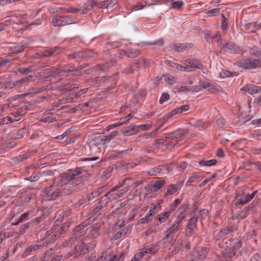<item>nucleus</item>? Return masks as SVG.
Segmentation results:
<instances>
[{
    "mask_svg": "<svg viewBox=\"0 0 261 261\" xmlns=\"http://www.w3.org/2000/svg\"><path fill=\"white\" fill-rule=\"evenodd\" d=\"M240 65L241 67L247 69L261 68V58L242 60L240 62Z\"/></svg>",
    "mask_w": 261,
    "mask_h": 261,
    "instance_id": "f257e3e1",
    "label": "nucleus"
},
{
    "mask_svg": "<svg viewBox=\"0 0 261 261\" xmlns=\"http://www.w3.org/2000/svg\"><path fill=\"white\" fill-rule=\"evenodd\" d=\"M52 23L54 27H61L73 23V22L70 19V16H59L53 18Z\"/></svg>",
    "mask_w": 261,
    "mask_h": 261,
    "instance_id": "f03ea898",
    "label": "nucleus"
},
{
    "mask_svg": "<svg viewBox=\"0 0 261 261\" xmlns=\"http://www.w3.org/2000/svg\"><path fill=\"white\" fill-rule=\"evenodd\" d=\"M54 184L51 185L44 190V193L46 194L47 198L49 200H55L58 197H61L60 196V188H56L54 190Z\"/></svg>",
    "mask_w": 261,
    "mask_h": 261,
    "instance_id": "7ed1b4c3",
    "label": "nucleus"
},
{
    "mask_svg": "<svg viewBox=\"0 0 261 261\" xmlns=\"http://www.w3.org/2000/svg\"><path fill=\"white\" fill-rule=\"evenodd\" d=\"M168 223L171 224L167 231V233L164 238V239H169L171 234L177 232L179 229V224L181 222L179 220H175L172 218V220L169 221Z\"/></svg>",
    "mask_w": 261,
    "mask_h": 261,
    "instance_id": "20e7f679",
    "label": "nucleus"
},
{
    "mask_svg": "<svg viewBox=\"0 0 261 261\" xmlns=\"http://www.w3.org/2000/svg\"><path fill=\"white\" fill-rule=\"evenodd\" d=\"M75 172L70 174L69 173H64L60 175V179L57 183V186H63L68 184L69 181H72L75 178Z\"/></svg>",
    "mask_w": 261,
    "mask_h": 261,
    "instance_id": "39448f33",
    "label": "nucleus"
},
{
    "mask_svg": "<svg viewBox=\"0 0 261 261\" xmlns=\"http://www.w3.org/2000/svg\"><path fill=\"white\" fill-rule=\"evenodd\" d=\"M89 251L88 247L84 242H80L73 249V254L75 255L79 254L84 255Z\"/></svg>",
    "mask_w": 261,
    "mask_h": 261,
    "instance_id": "423d86ee",
    "label": "nucleus"
},
{
    "mask_svg": "<svg viewBox=\"0 0 261 261\" xmlns=\"http://www.w3.org/2000/svg\"><path fill=\"white\" fill-rule=\"evenodd\" d=\"M189 206V203L188 202L184 204L182 206L179 208L177 211L176 212L175 218L173 219L175 220H179L181 222L185 217V213Z\"/></svg>",
    "mask_w": 261,
    "mask_h": 261,
    "instance_id": "0eeeda50",
    "label": "nucleus"
},
{
    "mask_svg": "<svg viewBox=\"0 0 261 261\" xmlns=\"http://www.w3.org/2000/svg\"><path fill=\"white\" fill-rule=\"evenodd\" d=\"M257 190L254 191L251 195H250L249 193L246 194L244 197L240 198L235 202V205L238 206L240 204L244 205L248 202L251 201L254 198L255 195L257 193Z\"/></svg>",
    "mask_w": 261,
    "mask_h": 261,
    "instance_id": "6e6552de",
    "label": "nucleus"
},
{
    "mask_svg": "<svg viewBox=\"0 0 261 261\" xmlns=\"http://www.w3.org/2000/svg\"><path fill=\"white\" fill-rule=\"evenodd\" d=\"M91 51L90 50H86L84 51L75 52L71 54L68 55V58L69 59L84 58L86 57L91 56Z\"/></svg>",
    "mask_w": 261,
    "mask_h": 261,
    "instance_id": "1a4fd4ad",
    "label": "nucleus"
},
{
    "mask_svg": "<svg viewBox=\"0 0 261 261\" xmlns=\"http://www.w3.org/2000/svg\"><path fill=\"white\" fill-rule=\"evenodd\" d=\"M96 4V2L94 0L88 1L86 3L84 6L80 8V13L81 14H84L87 12L90 11L93 7V6Z\"/></svg>",
    "mask_w": 261,
    "mask_h": 261,
    "instance_id": "9d476101",
    "label": "nucleus"
},
{
    "mask_svg": "<svg viewBox=\"0 0 261 261\" xmlns=\"http://www.w3.org/2000/svg\"><path fill=\"white\" fill-rule=\"evenodd\" d=\"M242 90L250 94H253L260 92L261 91V87L250 84L244 87Z\"/></svg>",
    "mask_w": 261,
    "mask_h": 261,
    "instance_id": "9b49d317",
    "label": "nucleus"
},
{
    "mask_svg": "<svg viewBox=\"0 0 261 261\" xmlns=\"http://www.w3.org/2000/svg\"><path fill=\"white\" fill-rule=\"evenodd\" d=\"M185 66L187 67L201 69L203 66L201 64L198 62L196 60L188 59L185 61Z\"/></svg>",
    "mask_w": 261,
    "mask_h": 261,
    "instance_id": "f8f14e48",
    "label": "nucleus"
},
{
    "mask_svg": "<svg viewBox=\"0 0 261 261\" xmlns=\"http://www.w3.org/2000/svg\"><path fill=\"white\" fill-rule=\"evenodd\" d=\"M121 131L125 136H129L137 133L139 131V129L137 128L136 125H131L122 129Z\"/></svg>",
    "mask_w": 261,
    "mask_h": 261,
    "instance_id": "ddd939ff",
    "label": "nucleus"
},
{
    "mask_svg": "<svg viewBox=\"0 0 261 261\" xmlns=\"http://www.w3.org/2000/svg\"><path fill=\"white\" fill-rule=\"evenodd\" d=\"M166 183V181L164 179H159L156 180L154 184L150 186L149 189L152 192L158 191L161 189Z\"/></svg>",
    "mask_w": 261,
    "mask_h": 261,
    "instance_id": "4468645a",
    "label": "nucleus"
},
{
    "mask_svg": "<svg viewBox=\"0 0 261 261\" xmlns=\"http://www.w3.org/2000/svg\"><path fill=\"white\" fill-rule=\"evenodd\" d=\"M221 36L219 34H216L214 35H211V34H205L204 38L208 42H213L217 41L220 42L221 43L222 39H221Z\"/></svg>",
    "mask_w": 261,
    "mask_h": 261,
    "instance_id": "2eb2a0df",
    "label": "nucleus"
},
{
    "mask_svg": "<svg viewBox=\"0 0 261 261\" xmlns=\"http://www.w3.org/2000/svg\"><path fill=\"white\" fill-rule=\"evenodd\" d=\"M143 250L145 254L150 253L151 254H155L158 251L159 247L158 245H150L145 246Z\"/></svg>",
    "mask_w": 261,
    "mask_h": 261,
    "instance_id": "dca6fc26",
    "label": "nucleus"
},
{
    "mask_svg": "<svg viewBox=\"0 0 261 261\" xmlns=\"http://www.w3.org/2000/svg\"><path fill=\"white\" fill-rule=\"evenodd\" d=\"M115 76L114 75L110 76H103V77H96L95 78V82L97 83H100L101 82L108 83L110 82H114V84H116Z\"/></svg>",
    "mask_w": 261,
    "mask_h": 261,
    "instance_id": "f3484780",
    "label": "nucleus"
},
{
    "mask_svg": "<svg viewBox=\"0 0 261 261\" xmlns=\"http://www.w3.org/2000/svg\"><path fill=\"white\" fill-rule=\"evenodd\" d=\"M236 251L233 250L231 247H226L224 252V257L228 260H231L233 256H234Z\"/></svg>",
    "mask_w": 261,
    "mask_h": 261,
    "instance_id": "a211bd4d",
    "label": "nucleus"
},
{
    "mask_svg": "<svg viewBox=\"0 0 261 261\" xmlns=\"http://www.w3.org/2000/svg\"><path fill=\"white\" fill-rule=\"evenodd\" d=\"M74 172H75V176L81 175L83 179H87L91 175L86 170H83L81 168L76 169L74 171Z\"/></svg>",
    "mask_w": 261,
    "mask_h": 261,
    "instance_id": "6ab92c4d",
    "label": "nucleus"
},
{
    "mask_svg": "<svg viewBox=\"0 0 261 261\" xmlns=\"http://www.w3.org/2000/svg\"><path fill=\"white\" fill-rule=\"evenodd\" d=\"M187 133L188 132L186 130H182V132L179 130L169 134V138L171 140L178 139L181 136Z\"/></svg>",
    "mask_w": 261,
    "mask_h": 261,
    "instance_id": "aec40b11",
    "label": "nucleus"
},
{
    "mask_svg": "<svg viewBox=\"0 0 261 261\" xmlns=\"http://www.w3.org/2000/svg\"><path fill=\"white\" fill-rule=\"evenodd\" d=\"M123 52L124 54L129 58H135L140 54V51L138 50H134L132 49L123 50Z\"/></svg>",
    "mask_w": 261,
    "mask_h": 261,
    "instance_id": "412c9836",
    "label": "nucleus"
},
{
    "mask_svg": "<svg viewBox=\"0 0 261 261\" xmlns=\"http://www.w3.org/2000/svg\"><path fill=\"white\" fill-rule=\"evenodd\" d=\"M118 134V131H113L109 135L100 136V140L105 143H108L111 140L114 139Z\"/></svg>",
    "mask_w": 261,
    "mask_h": 261,
    "instance_id": "4be33fe9",
    "label": "nucleus"
},
{
    "mask_svg": "<svg viewBox=\"0 0 261 261\" xmlns=\"http://www.w3.org/2000/svg\"><path fill=\"white\" fill-rule=\"evenodd\" d=\"M190 44H176L173 45L172 48L175 51L179 52L185 50L188 47H190Z\"/></svg>",
    "mask_w": 261,
    "mask_h": 261,
    "instance_id": "5701e85b",
    "label": "nucleus"
},
{
    "mask_svg": "<svg viewBox=\"0 0 261 261\" xmlns=\"http://www.w3.org/2000/svg\"><path fill=\"white\" fill-rule=\"evenodd\" d=\"M59 49V47L56 46L49 50H46L43 53H42L41 56L42 57H50L52 56L54 54L57 50Z\"/></svg>",
    "mask_w": 261,
    "mask_h": 261,
    "instance_id": "b1692460",
    "label": "nucleus"
},
{
    "mask_svg": "<svg viewBox=\"0 0 261 261\" xmlns=\"http://www.w3.org/2000/svg\"><path fill=\"white\" fill-rule=\"evenodd\" d=\"M60 196L61 197L65 196L67 195H69L71 194H72L74 192L75 190L73 189H71L69 187V186H67L64 188L60 189Z\"/></svg>",
    "mask_w": 261,
    "mask_h": 261,
    "instance_id": "393cba45",
    "label": "nucleus"
},
{
    "mask_svg": "<svg viewBox=\"0 0 261 261\" xmlns=\"http://www.w3.org/2000/svg\"><path fill=\"white\" fill-rule=\"evenodd\" d=\"M33 226V222H31L21 225L19 228V233L21 234L24 233L29 228Z\"/></svg>",
    "mask_w": 261,
    "mask_h": 261,
    "instance_id": "a878e982",
    "label": "nucleus"
},
{
    "mask_svg": "<svg viewBox=\"0 0 261 261\" xmlns=\"http://www.w3.org/2000/svg\"><path fill=\"white\" fill-rule=\"evenodd\" d=\"M170 213L171 211H168L160 214L158 216V220L160 223H162L165 222L169 218Z\"/></svg>",
    "mask_w": 261,
    "mask_h": 261,
    "instance_id": "bb28decb",
    "label": "nucleus"
},
{
    "mask_svg": "<svg viewBox=\"0 0 261 261\" xmlns=\"http://www.w3.org/2000/svg\"><path fill=\"white\" fill-rule=\"evenodd\" d=\"M62 234V232L59 231L58 232H55V233L51 234L46 241L49 243H53L58 238H59Z\"/></svg>",
    "mask_w": 261,
    "mask_h": 261,
    "instance_id": "cd10ccee",
    "label": "nucleus"
},
{
    "mask_svg": "<svg viewBox=\"0 0 261 261\" xmlns=\"http://www.w3.org/2000/svg\"><path fill=\"white\" fill-rule=\"evenodd\" d=\"M30 213L29 212H27L23 213V214H22L21 215V216L20 217V218H19L18 221L12 223V225H17L20 223L22 222L24 220H27L28 219V218L29 216L30 215Z\"/></svg>",
    "mask_w": 261,
    "mask_h": 261,
    "instance_id": "c85d7f7f",
    "label": "nucleus"
},
{
    "mask_svg": "<svg viewBox=\"0 0 261 261\" xmlns=\"http://www.w3.org/2000/svg\"><path fill=\"white\" fill-rule=\"evenodd\" d=\"M124 256L122 252L111 257L107 261H123Z\"/></svg>",
    "mask_w": 261,
    "mask_h": 261,
    "instance_id": "c756f323",
    "label": "nucleus"
},
{
    "mask_svg": "<svg viewBox=\"0 0 261 261\" xmlns=\"http://www.w3.org/2000/svg\"><path fill=\"white\" fill-rule=\"evenodd\" d=\"M75 71L74 68L71 67L70 69H61L59 68V76H67L68 73Z\"/></svg>",
    "mask_w": 261,
    "mask_h": 261,
    "instance_id": "7c9ffc66",
    "label": "nucleus"
},
{
    "mask_svg": "<svg viewBox=\"0 0 261 261\" xmlns=\"http://www.w3.org/2000/svg\"><path fill=\"white\" fill-rule=\"evenodd\" d=\"M32 77V75H29L27 77H25L21 80L16 81L13 85H18V86L19 87L22 86L24 83L29 82Z\"/></svg>",
    "mask_w": 261,
    "mask_h": 261,
    "instance_id": "2f4dec72",
    "label": "nucleus"
},
{
    "mask_svg": "<svg viewBox=\"0 0 261 261\" xmlns=\"http://www.w3.org/2000/svg\"><path fill=\"white\" fill-rule=\"evenodd\" d=\"M32 67V66H30L25 68L18 67L17 68V70L21 74H28L29 72H32L33 71Z\"/></svg>",
    "mask_w": 261,
    "mask_h": 261,
    "instance_id": "473e14b6",
    "label": "nucleus"
},
{
    "mask_svg": "<svg viewBox=\"0 0 261 261\" xmlns=\"http://www.w3.org/2000/svg\"><path fill=\"white\" fill-rule=\"evenodd\" d=\"M176 192V188L174 187V185H170L168 187L167 192L164 194V196L172 195Z\"/></svg>",
    "mask_w": 261,
    "mask_h": 261,
    "instance_id": "72a5a7b5",
    "label": "nucleus"
},
{
    "mask_svg": "<svg viewBox=\"0 0 261 261\" xmlns=\"http://www.w3.org/2000/svg\"><path fill=\"white\" fill-rule=\"evenodd\" d=\"M152 216V213H149V214L145 216L144 218H142L140 219L139 222L141 224L148 223L149 221L152 220V219L150 218Z\"/></svg>",
    "mask_w": 261,
    "mask_h": 261,
    "instance_id": "f704fd0d",
    "label": "nucleus"
},
{
    "mask_svg": "<svg viewBox=\"0 0 261 261\" xmlns=\"http://www.w3.org/2000/svg\"><path fill=\"white\" fill-rule=\"evenodd\" d=\"M31 156V154L29 152H27L23 154L18 155L15 158L16 160L18 162H21L24 160L27 159Z\"/></svg>",
    "mask_w": 261,
    "mask_h": 261,
    "instance_id": "c9c22d12",
    "label": "nucleus"
},
{
    "mask_svg": "<svg viewBox=\"0 0 261 261\" xmlns=\"http://www.w3.org/2000/svg\"><path fill=\"white\" fill-rule=\"evenodd\" d=\"M198 221V217L194 216L191 218L188 222V225L190 227H196L197 226V222Z\"/></svg>",
    "mask_w": 261,
    "mask_h": 261,
    "instance_id": "e433bc0d",
    "label": "nucleus"
},
{
    "mask_svg": "<svg viewBox=\"0 0 261 261\" xmlns=\"http://www.w3.org/2000/svg\"><path fill=\"white\" fill-rule=\"evenodd\" d=\"M222 17V22L221 27L223 31H227V23L226 22L227 18L225 17L224 14L221 15Z\"/></svg>",
    "mask_w": 261,
    "mask_h": 261,
    "instance_id": "4c0bfd02",
    "label": "nucleus"
},
{
    "mask_svg": "<svg viewBox=\"0 0 261 261\" xmlns=\"http://www.w3.org/2000/svg\"><path fill=\"white\" fill-rule=\"evenodd\" d=\"M181 201L179 199H176L174 201L173 203L170 205L168 211L172 212L175 210L177 205L180 203Z\"/></svg>",
    "mask_w": 261,
    "mask_h": 261,
    "instance_id": "58836bf2",
    "label": "nucleus"
},
{
    "mask_svg": "<svg viewBox=\"0 0 261 261\" xmlns=\"http://www.w3.org/2000/svg\"><path fill=\"white\" fill-rule=\"evenodd\" d=\"M88 225V224L86 222H83L80 225L74 228V231L75 232H79Z\"/></svg>",
    "mask_w": 261,
    "mask_h": 261,
    "instance_id": "ea45409f",
    "label": "nucleus"
},
{
    "mask_svg": "<svg viewBox=\"0 0 261 261\" xmlns=\"http://www.w3.org/2000/svg\"><path fill=\"white\" fill-rule=\"evenodd\" d=\"M91 200V195H87L86 198L80 200L77 203V206H81Z\"/></svg>",
    "mask_w": 261,
    "mask_h": 261,
    "instance_id": "a19ab883",
    "label": "nucleus"
},
{
    "mask_svg": "<svg viewBox=\"0 0 261 261\" xmlns=\"http://www.w3.org/2000/svg\"><path fill=\"white\" fill-rule=\"evenodd\" d=\"M170 118V115L167 114L163 118L159 119L158 121V123H159L160 127H162L163 124Z\"/></svg>",
    "mask_w": 261,
    "mask_h": 261,
    "instance_id": "79ce46f5",
    "label": "nucleus"
},
{
    "mask_svg": "<svg viewBox=\"0 0 261 261\" xmlns=\"http://www.w3.org/2000/svg\"><path fill=\"white\" fill-rule=\"evenodd\" d=\"M53 71L51 68L45 69L43 70L42 71V75L44 78H47L50 76H53L52 75Z\"/></svg>",
    "mask_w": 261,
    "mask_h": 261,
    "instance_id": "37998d69",
    "label": "nucleus"
},
{
    "mask_svg": "<svg viewBox=\"0 0 261 261\" xmlns=\"http://www.w3.org/2000/svg\"><path fill=\"white\" fill-rule=\"evenodd\" d=\"M15 120H13L10 117H7L6 118H3L0 120V124L3 125L5 124H8L9 122L12 123Z\"/></svg>",
    "mask_w": 261,
    "mask_h": 261,
    "instance_id": "c03bdc74",
    "label": "nucleus"
},
{
    "mask_svg": "<svg viewBox=\"0 0 261 261\" xmlns=\"http://www.w3.org/2000/svg\"><path fill=\"white\" fill-rule=\"evenodd\" d=\"M184 5L182 1H175L171 3L172 7L174 9H179Z\"/></svg>",
    "mask_w": 261,
    "mask_h": 261,
    "instance_id": "a18cd8bd",
    "label": "nucleus"
},
{
    "mask_svg": "<svg viewBox=\"0 0 261 261\" xmlns=\"http://www.w3.org/2000/svg\"><path fill=\"white\" fill-rule=\"evenodd\" d=\"M32 194H30L27 195L23 198H21V201H20V202L21 203V204L23 205L25 203L29 202L32 199Z\"/></svg>",
    "mask_w": 261,
    "mask_h": 261,
    "instance_id": "49530a36",
    "label": "nucleus"
},
{
    "mask_svg": "<svg viewBox=\"0 0 261 261\" xmlns=\"http://www.w3.org/2000/svg\"><path fill=\"white\" fill-rule=\"evenodd\" d=\"M170 98L169 94L168 93H163L160 99V103L162 104L164 102L168 100Z\"/></svg>",
    "mask_w": 261,
    "mask_h": 261,
    "instance_id": "de8ad7c7",
    "label": "nucleus"
},
{
    "mask_svg": "<svg viewBox=\"0 0 261 261\" xmlns=\"http://www.w3.org/2000/svg\"><path fill=\"white\" fill-rule=\"evenodd\" d=\"M252 206H250L249 205L245 207L244 208V212H242V213L239 215L240 218L241 219L245 218L247 216V212L249 211L250 210L252 209Z\"/></svg>",
    "mask_w": 261,
    "mask_h": 261,
    "instance_id": "09e8293b",
    "label": "nucleus"
},
{
    "mask_svg": "<svg viewBox=\"0 0 261 261\" xmlns=\"http://www.w3.org/2000/svg\"><path fill=\"white\" fill-rule=\"evenodd\" d=\"M147 44L153 45H158L160 46H163L164 44V41L162 39H160L155 41H150L146 42Z\"/></svg>",
    "mask_w": 261,
    "mask_h": 261,
    "instance_id": "8fccbe9b",
    "label": "nucleus"
},
{
    "mask_svg": "<svg viewBox=\"0 0 261 261\" xmlns=\"http://www.w3.org/2000/svg\"><path fill=\"white\" fill-rule=\"evenodd\" d=\"M229 233V230L228 228H224L222 229L219 233V234L217 236V239H219L220 238L222 237L223 236H225L228 234Z\"/></svg>",
    "mask_w": 261,
    "mask_h": 261,
    "instance_id": "3c124183",
    "label": "nucleus"
},
{
    "mask_svg": "<svg viewBox=\"0 0 261 261\" xmlns=\"http://www.w3.org/2000/svg\"><path fill=\"white\" fill-rule=\"evenodd\" d=\"M80 8H75V7H70L66 9L65 11L69 13H76L77 12L80 13Z\"/></svg>",
    "mask_w": 261,
    "mask_h": 261,
    "instance_id": "603ef678",
    "label": "nucleus"
},
{
    "mask_svg": "<svg viewBox=\"0 0 261 261\" xmlns=\"http://www.w3.org/2000/svg\"><path fill=\"white\" fill-rule=\"evenodd\" d=\"M82 180H84L81 175L75 176V178L72 179V185L77 186L79 183L82 181Z\"/></svg>",
    "mask_w": 261,
    "mask_h": 261,
    "instance_id": "864d4df0",
    "label": "nucleus"
},
{
    "mask_svg": "<svg viewBox=\"0 0 261 261\" xmlns=\"http://www.w3.org/2000/svg\"><path fill=\"white\" fill-rule=\"evenodd\" d=\"M143 60V58L141 57L138 59H136L134 60V65H135L136 67L138 69H140L141 67V65L142 63V61Z\"/></svg>",
    "mask_w": 261,
    "mask_h": 261,
    "instance_id": "5fc2aeb1",
    "label": "nucleus"
},
{
    "mask_svg": "<svg viewBox=\"0 0 261 261\" xmlns=\"http://www.w3.org/2000/svg\"><path fill=\"white\" fill-rule=\"evenodd\" d=\"M232 73L227 70H223L220 73V76L224 78L225 77H229L231 76Z\"/></svg>",
    "mask_w": 261,
    "mask_h": 261,
    "instance_id": "6e6d98bb",
    "label": "nucleus"
},
{
    "mask_svg": "<svg viewBox=\"0 0 261 261\" xmlns=\"http://www.w3.org/2000/svg\"><path fill=\"white\" fill-rule=\"evenodd\" d=\"M88 89V88H85L79 91L78 92L75 93V97L76 98H80L83 94L86 93L87 92Z\"/></svg>",
    "mask_w": 261,
    "mask_h": 261,
    "instance_id": "4d7b16f0",
    "label": "nucleus"
},
{
    "mask_svg": "<svg viewBox=\"0 0 261 261\" xmlns=\"http://www.w3.org/2000/svg\"><path fill=\"white\" fill-rule=\"evenodd\" d=\"M11 60L10 58H2L0 61V68L5 66L6 64L10 62Z\"/></svg>",
    "mask_w": 261,
    "mask_h": 261,
    "instance_id": "13d9d810",
    "label": "nucleus"
},
{
    "mask_svg": "<svg viewBox=\"0 0 261 261\" xmlns=\"http://www.w3.org/2000/svg\"><path fill=\"white\" fill-rule=\"evenodd\" d=\"M242 243L241 241H239L236 243H235L233 245V246L231 247L233 248V250H235L236 251L239 250V249L242 247Z\"/></svg>",
    "mask_w": 261,
    "mask_h": 261,
    "instance_id": "bf43d9fd",
    "label": "nucleus"
},
{
    "mask_svg": "<svg viewBox=\"0 0 261 261\" xmlns=\"http://www.w3.org/2000/svg\"><path fill=\"white\" fill-rule=\"evenodd\" d=\"M27 130L26 128H22L18 130H17V133L16 134L17 138H23V134L25 133V131Z\"/></svg>",
    "mask_w": 261,
    "mask_h": 261,
    "instance_id": "052dcab7",
    "label": "nucleus"
},
{
    "mask_svg": "<svg viewBox=\"0 0 261 261\" xmlns=\"http://www.w3.org/2000/svg\"><path fill=\"white\" fill-rule=\"evenodd\" d=\"M118 3V0L107 1V7L109 8H113Z\"/></svg>",
    "mask_w": 261,
    "mask_h": 261,
    "instance_id": "680f3d73",
    "label": "nucleus"
},
{
    "mask_svg": "<svg viewBox=\"0 0 261 261\" xmlns=\"http://www.w3.org/2000/svg\"><path fill=\"white\" fill-rule=\"evenodd\" d=\"M225 123V120L223 118H219L217 120V125L218 127H221Z\"/></svg>",
    "mask_w": 261,
    "mask_h": 261,
    "instance_id": "e2e57ef3",
    "label": "nucleus"
},
{
    "mask_svg": "<svg viewBox=\"0 0 261 261\" xmlns=\"http://www.w3.org/2000/svg\"><path fill=\"white\" fill-rule=\"evenodd\" d=\"M136 126L139 130L140 129L142 130H146L149 129L151 127V125H150V124H142V125H136Z\"/></svg>",
    "mask_w": 261,
    "mask_h": 261,
    "instance_id": "0e129e2a",
    "label": "nucleus"
},
{
    "mask_svg": "<svg viewBox=\"0 0 261 261\" xmlns=\"http://www.w3.org/2000/svg\"><path fill=\"white\" fill-rule=\"evenodd\" d=\"M133 112H132L130 113H129L128 115H127V116H126L125 117H124L123 118H121L120 119L121 121H122L124 124L125 123H126V122H127L131 117H133L134 115L133 114Z\"/></svg>",
    "mask_w": 261,
    "mask_h": 261,
    "instance_id": "69168bd1",
    "label": "nucleus"
},
{
    "mask_svg": "<svg viewBox=\"0 0 261 261\" xmlns=\"http://www.w3.org/2000/svg\"><path fill=\"white\" fill-rule=\"evenodd\" d=\"M220 9L219 8H215L212 10H210L207 11V14H214V15H216L220 13Z\"/></svg>",
    "mask_w": 261,
    "mask_h": 261,
    "instance_id": "338daca9",
    "label": "nucleus"
},
{
    "mask_svg": "<svg viewBox=\"0 0 261 261\" xmlns=\"http://www.w3.org/2000/svg\"><path fill=\"white\" fill-rule=\"evenodd\" d=\"M198 177H199V175L198 174L193 173L192 174V175L189 178L188 180V182L192 183L195 181L196 179H197Z\"/></svg>",
    "mask_w": 261,
    "mask_h": 261,
    "instance_id": "774afa93",
    "label": "nucleus"
}]
</instances>
